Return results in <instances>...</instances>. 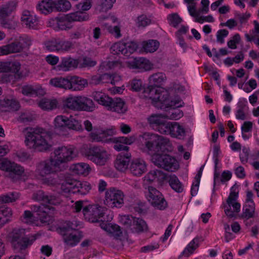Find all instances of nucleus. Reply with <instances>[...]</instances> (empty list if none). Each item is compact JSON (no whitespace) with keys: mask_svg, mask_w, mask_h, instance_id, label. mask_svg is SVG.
Listing matches in <instances>:
<instances>
[{"mask_svg":"<svg viewBox=\"0 0 259 259\" xmlns=\"http://www.w3.org/2000/svg\"><path fill=\"white\" fill-rule=\"evenodd\" d=\"M55 11L65 12L69 11L71 7L70 3L67 0L54 1Z\"/></svg>","mask_w":259,"mask_h":259,"instance_id":"obj_41","label":"nucleus"},{"mask_svg":"<svg viewBox=\"0 0 259 259\" xmlns=\"http://www.w3.org/2000/svg\"><path fill=\"white\" fill-rule=\"evenodd\" d=\"M67 227L60 228V233L63 237L65 243L70 246L76 245L80 240V237L76 231L73 230L72 224L70 222L67 224Z\"/></svg>","mask_w":259,"mask_h":259,"instance_id":"obj_16","label":"nucleus"},{"mask_svg":"<svg viewBox=\"0 0 259 259\" xmlns=\"http://www.w3.org/2000/svg\"><path fill=\"white\" fill-rule=\"evenodd\" d=\"M148 191L147 199L153 207L161 210L167 207V203L160 191L151 186L148 187Z\"/></svg>","mask_w":259,"mask_h":259,"instance_id":"obj_12","label":"nucleus"},{"mask_svg":"<svg viewBox=\"0 0 259 259\" xmlns=\"http://www.w3.org/2000/svg\"><path fill=\"white\" fill-rule=\"evenodd\" d=\"M115 133L113 129L102 130L95 128L90 134L89 137L93 142H106L108 138L112 136Z\"/></svg>","mask_w":259,"mask_h":259,"instance_id":"obj_18","label":"nucleus"},{"mask_svg":"<svg viewBox=\"0 0 259 259\" xmlns=\"http://www.w3.org/2000/svg\"><path fill=\"white\" fill-rule=\"evenodd\" d=\"M84 155L88 159L100 166L105 165L110 157L106 148L101 146L89 147L84 152Z\"/></svg>","mask_w":259,"mask_h":259,"instance_id":"obj_6","label":"nucleus"},{"mask_svg":"<svg viewBox=\"0 0 259 259\" xmlns=\"http://www.w3.org/2000/svg\"><path fill=\"white\" fill-rule=\"evenodd\" d=\"M167 19L169 24L174 27H177L182 21V18L177 13L169 15Z\"/></svg>","mask_w":259,"mask_h":259,"instance_id":"obj_61","label":"nucleus"},{"mask_svg":"<svg viewBox=\"0 0 259 259\" xmlns=\"http://www.w3.org/2000/svg\"><path fill=\"white\" fill-rule=\"evenodd\" d=\"M12 215V209L8 207H0V225L6 223Z\"/></svg>","mask_w":259,"mask_h":259,"instance_id":"obj_44","label":"nucleus"},{"mask_svg":"<svg viewBox=\"0 0 259 259\" xmlns=\"http://www.w3.org/2000/svg\"><path fill=\"white\" fill-rule=\"evenodd\" d=\"M21 22L26 27L29 29H37L39 28V20L35 15H33L27 10H24L22 14Z\"/></svg>","mask_w":259,"mask_h":259,"instance_id":"obj_20","label":"nucleus"},{"mask_svg":"<svg viewBox=\"0 0 259 259\" xmlns=\"http://www.w3.org/2000/svg\"><path fill=\"white\" fill-rule=\"evenodd\" d=\"M238 194L231 192L227 199V204L224 205L225 212L230 218H236L240 210V204L237 201Z\"/></svg>","mask_w":259,"mask_h":259,"instance_id":"obj_15","label":"nucleus"},{"mask_svg":"<svg viewBox=\"0 0 259 259\" xmlns=\"http://www.w3.org/2000/svg\"><path fill=\"white\" fill-rule=\"evenodd\" d=\"M18 6V2L17 1H10L0 6V8L3 11L9 16L12 13L14 12Z\"/></svg>","mask_w":259,"mask_h":259,"instance_id":"obj_45","label":"nucleus"},{"mask_svg":"<svg viewBox=\"0 0 259 259\" xmlns=\"http://www.w3.org/2000/svg\"><path fill=\"white\" fill-rule=\"evenodd\" d=\"M61 199L60 197L54 195H47L45 198V203L49 205H57L60 204Z\"/></svg>","mask_w":259,"mask_h":259,"instance_id":"obj_59","label":"nucleus"},{"mask_svg":"<svg viewBox=\"0 0 259 259\" xmlns=\"http://www.w3.org/2000/svg\"><path fill=\"white\" fill-rule=\"evenodd\" d=\"M69 90L72 91H80L88 85L86 79L81 77L74 76L69 78Z\"/></svg>","mask_w":259,"mask_h":259,"instance_id":"obj_24","label":"nucleus"},{"mask_svg":"<svg viewBox=\"0 0 259 259\" xmlns=\"http://www.w3.org/2000/svg\"><path fill=\"white\" fill-rule=\"evenodd\" d=\"M127 109L125 102L121 98H115L112 99L108 110L119 114H123Z\"/></svg>","mask_w":259,"mask_h":259,"instance_id":"obj_26","label":"nucleus"},{"mask_svg":"<svg viewBox=\"0 0 259 259\" xmlns=\"http://www.w3.org/2000/svg\"><path fill=\"white\" fill-rule=\"evenodd\" d=\"M130 69H138L141 71H148L153 68V65L147 59L144 58H135L125 62Z\"/></svg>","mask_w":259,"mask_h":259,"instance_id":"obj_17","label":"nucleus"},{"mask_svg":"<svg viewBox=\"0 0 259 259\" xmlns=\"http://www.w3.org/2000/svg\"><path fill=\"white\" fill-rule=\"evenodd\" d=\"M24 143L30 149L39 152L49 150L52 146L51 138L47 131L39 127H27L23 130Z\"/></svg>","mask_w":259,"mask_h":259,"instance_id":"obj_1","label":"nucleus"},{"mask_svg":"<svg viewBox=\"0 0 259 259\" xmlns=\"http://www.w3.org/2000/svg\"><path fill=\"white\" fill-rule=\"evenodd\" d=\"M71 22L75 21H84L89 19V15L88 13L80 11H76L67 14Z\"/></svg>","mask_w":259,"mask_h":259,"instance_id":"obj_40","label":"nucleus"},{"mask_svg":"<svg viewBox=\"0 0 259 259\" xmlns=\"http://www.w3.org/2000/svg\"><path fill=\"white\" fill-rule=\"evenodd\" d=\"M78 64V61L72 58H63L61 63L57 66V69L59 71H67L71 68L77 67Z\"/></svg>","mask_w":259,"mask_h":259,"instance_id":"obj_27","label":"nucleus"},{"mask_svg":"<svg viewBox=\"0 0 259 259\" xmlns=\"http://www.w3.org/2000/svg\"><path fill=\"white\" fill-rule=\"evenodd\" d=\"M72 169L74 173L84 176L88 175L91 170L90 165L83 162L75 164L73 165Z\"/></svg>","mask_w":259,"mask_h":259,"instance_id":"obj_36","label":"nucleus"},{"mask_svg":"<svg viewBox=\"0 0 259 259\" xmlns=\"http://www.w3.org/2000/svg\"><path fill=\"white\" fill-rule=\"evenodd\" d=\"M140 138L146 150L151 153H157L163 147L169 146L170 144L168 138L152 133H144Z\"/></svg>","mask_w":259,"mask_h":259,"instance_id":"obj_2","label":"nucleus"},{"mask_svg":"<svg viewBox=\"0 0 259 259\" xmlns=\"http://www.w3.org/2000/svg\"><path fill=\"white\" fill-rule=\"evenodd\" d=\"M102 228L107 231L114 238L117 240H121V237L122 236V232L121 231L120 228L119 226L114 224L108 225H106L104 227L102 226Z\"/></svg>","mask_w":259,"mask_h":259,"instance_id":"obj_34","label":"nucleus"},{"mask_svg":"<svg viewBox=\"0 0 259 259\" xmlns=\"http://www.w3.org/2000/svg\"><path fill=\"white\" fill-rule=\"evenodd\" d=\"M163 117V115L161 116V115L152 114L148 118V121L151 126L156 127L157 129L159 125L164 120Z\"/></svg>","mask_w":259,"mask_h":259,"instance_id":"obj_52","label":"nucleus"},{"mask_svg":"<svg viewBox=\"0 0 259 259\" xmlns=\"http://www.w3.org/2000/svg\"><path fill=\"white\" fill-rule=\"evenodd\" d=\"M38 106L44 110H52L58 107V102L55 99H42L38 103Z\"/></svg>","mask_w":259,"mask_h":259,"instance_id":"obj_32","label":"nucleus"},{"mask_svg":"<svg viewBox=\"0 0 259 259\" xmlns=\"http://www.w3.org/2000/svg\"><path fill=\"white\" fill-rule=\"evenodd\" d=\"M22 93L26 96H43L46 94L45 91L38 85L34 88L31 85H25L22 89Z\"/></svg>","mask_w":259,"mask_h":259,"instance_id":"obj_30","label":"nucleus"},{"mask_svg":"<svg viewBox=\"0 0 259 259\" xmlns=\"http://www.w3.org/2000/svg\"><path fill=\"white\" fill-rule=\"evenodd\" d=\"M116 0H98V9L101 12H106L113 7Z\"/></svg>","mask_w":259,"mask_h":259,"instance_id":"obj_50","label":"nucleus"},{"mask_svg":"<svg viewBox=\"0 0 259 259\" xmlns=\"http://www.w3.org/2000/svg\"><path fill=\"white\" fill-rule=\"evenodd\" d=\"M41 180V183L44 185L50 187L56 186L59 184V179L57 176L53 174L48 177L47 176L38 178Z\"/></svg>","mask_w":259,"mask_h":259,"instance_id":"obj_48","label":"nucleus"},{"mask_svg":"<svg viewBox=\"0 0 259 259\" xmlns=\"http://www.w3.org/2000/svg\"><path fill=\"white\" fill-rule=\"evenodd\" d=\"M21 221L26 224L32 223L35 220L33 214L29 210H25L21 217Z\"/></svg>","mask_w":259,"mask_h":259,"instance_id":"obj_64","label":"nucleus"},{"mask_svg":"<svg viewBox=\"0 0 259 259\" xmlns=\"http://www.w3.org/2000/svg\"><path fill=\"white\" fill-rule=\"evenodd\" d=\"M84 27L79 26L73 31L70 35L71 39H77L81 38L84 35Z\"/></svg>","mask_w":259,"mask_h":259,"instance_id":"obj_60","label":"nucleus"},{"mask_svg":"<svg viewBox=\"0 0 259 259\" xmlns=\"http://www.w3.org/2000/svg\"><path fill=\"white\" fill-rule=\"evenodd\" d=\"M24 171L23 167L14 162L7 173V176L12 179H14L16 176H21Z\"/></svg>","mask_w":259,"mask_h":259,"instance_id":"obj_42","label":"nucleus"},{"mask_svg":"<svg viewBox=\"0 0 259 259\" xmlns=\"http://www.w3.org/2000/svg\"><path fill=\"white\" fill-rule=\"evenodd\" d=\"M61 188L64 192L78 193L85 195L91 189V186L86 181L81 182L74 179L66 178L61 184Z\"/></svg>","mask_w":259,"mask_h":259,"instance_id":"obj_8","label":"nucleus"},{"mask_svg":"<svg viewBox=\"0 0 259 259\" xmlns=\"http://www.w3.org/2000/svg\"><path fill=\"white\" fill-rule=\"evenodd\" d=\"M106 210V207L95 204L83 207L82 212L86 219L91 222L95 223L100 221V219L104 216Z\"/></svg>","mask_w":259,"mask_h":259,"instance_id":"obj_14","label":"nucleus"},{"mask_svg":"<svg viewBox=\"0 0 259 259\" xmlns=\"http://www.w3.org/2000/svg\"><path fill=\"white\" fill-rule=\"evenodd\" d=\"M168 183L170 187L176 192L178 193L183 192L184 189L183 184L176 176H170L168 179Z\"/></svg>","mask_w":259,"mask_h":259,"instance_id":"obj_43","label":"nucleus"},{"mask_svg":"<svg viewBox=\"0 0 259 259\" xmlns=\"http://www.w3.org/2000/svg\"><path fill=\"white\" fill-rule=\"evenodd\" d=\"M131 154L129 152H121L119 154L115 161V168L119 171H124L128 167Z\"/></svg>","mask_w":259,"mask_h":259,"instance_id":"obj_23","label":"nucleus"},{"mask_svg":"<svg viewBox=\"0 0 259 259\" xmlns=\"http://www.w3.org/2000/svg\"><path fill=\"white\" fill-rule=\"evenodd\" d=\"M37 8L42 14H50L55 11L54 1L42 0L37 5Z\"/></svg>","mask_w":259,"mask_h":259,"instance_id":"obj_31","label":"nucleus"},{"mask_svg":"<svg viewBox=\"0 0 259 259\" xmlns=\"http://www.w3.org/2000/svg\"><path fill=\"white\" fill-rule=\"evenodd\" d=\"M151 161L155 166L166 171H175L179 168V162L168 154L155 153L151 157Z\"/></svg>","mask_w":259,"mask_h":259,"instance_id":"obj_5","label":"nucleus"},{"mask_svg":"<svg viewBox=\"0 0 259 259\" xmlns=\"http://www.w3.org/2000/svg\"><path fill=\"white\" fill-rule=\"evenodd\" d=\"M73 48L74 45L71 41L60 39L59 52H68Z\"/></svg>","mask_w":259,"mask_h":259,"instance_id":"obj_57","label":"nucleus"},{"mask_svg":"<svg viewBox=\"0 0 259 259\" xmlns=\"http://www.w3.org/2000/svg\"><path fill=\"white\" fill-rule=\"evenodd\" d=\"M171 125L172 122H168L164 120L157 130L161 134L170 135Z\"/></svg>","mask_w":259,"mask_h":259,"instance_id":"obj_56","label":"nucleus"},{"mask_svg":"<svg viewBox=\"0 0 259 259\" xmlns=\"http://www.w3.org/2000/svg\"><path fill=\"white\" fill-rule=\"evenodd\" d=\"M151 83L155 86H160L163 84L166 80V75L162 72H157L150 75L149 77Z\"/></svg>","mask_w":259,"mask_h":259,"instance_id":"obj_38","label":"nucleus"},{"mask_svg":"<svg viewBox=\"0 0 259 259\" xmlns=\"http://www.w3.org/2000/svg\"><path fill=\"white\" fill-rule=\"evenodd\" d=\"M4 108H7L6 111H17L20 108V104L15 98L12 97H6L3 100H0V110H3Z\"/></svg>","mask_w":259,"mask_h":259,"instance_id":"obj_25","label":"nucleus"},{"mask_svg":"<svg viewBox=\"0 0 259 259\" xmlns=\"http://www.w3.org/2000/svg\"><path fill=\"white\" fill-rule=\"evenodd\" d=\"M60 170V168L53 160V157H51L37 164L35 174L38 178H39L55 174Z\"/></svg>","mask_w":259,"mask_h":259,"instance_id":"obj_11","label":"nucleus"},{"mask_svg":"<svg viewBox=\"0 0 259 259\" xmlns=\"http://www.w3.org/2000/svg\"><path fill=\"white\" fill-rule=\"evenodd\" d=\"M50 83L55 87L69 90V78L55 77L51 79Z\"/></svg>","mask_w":259,"mask_h":259,"instance_id":"obj_39","label":"nucleus"},{"mask_svg":"<svg viewBox=\"0 0 259 259\" xmlns=\"http://www.w3.org/2000/svg\"><path fill=\"white\" fill-rule=\"evenodd\" d=\"M199 239L194 238L185 248L182 253L186 256H189L193 253L194 251L198 247Z\"/></svg>","mask_w":259,"mask_h":259,"instance_id":"obj_47","label":"nucleus"},{"mask_svg":"<svg viewBox=\"0 0 259 259\" xmlns=\"http://www.w3.org/2000/svg\"><path fill=\"white\" fill-rule=\"evenodd\" d=\"M35 118L34 115L29 112H24L20 114L18 121L21 122H27L32 121Z\"/></svg>","mask_w":259,"mask_h":259,"instance_id":"obj_62","label":"nucleus"},{"mask_svg":"<svg viewBox=\"0 0 259 259\" xmlns=\"http://www.w3.org/2000/svg\"><path fill=\"white\" fill-rule=\"evenodd\" d=\"M130 170L134 176L139 177L146 171L147 164L143 159L137 158L132 161Z\"/></svg>","mask_w":259,"mask_h":259,"instance_id":"obj_21","label":"nucleus"},{"mask_svg":"<svg viewBox=\"0 0 259 259\" xmlns=\"http://www.w3.org/2000/svg\"><path fill=\"white\" fill-rule=\"evenodd\" d=\"M145 93L148 94L145 95L146 98L151 99L152 104L155 107L162 108L164 105L172 106V103H169V93L163 89H155L154 88H147L144 91Z\"/></svg>","mask_w":259,"mask_h":259,"instance_id":"obj_7","label":"nucleus"},{"mask_svg":"<svg viewBox=\"0 0 259 259\" xmlns=\"http://www.w3.org/2000/svg\"><path fill=\"white\" fill-rule=\"evenodd\" d=\"M21 66V64L16 61L0 62V72H11L14 74L16 77L20 78L22 77Z\"/></svg>","mask_w":259,"mask_h":259,"instance_id":"obj_19","label":"nucleus"},{"mask_svg":"<svg viewBox=\"0 0 259 259\" xmlns=\"http://www.w3.org/2000/svg\"><path fill=\"white\" fill-rule=\"evenodd\" d=\"M25 230L14 229L12 232V243L14 249L18 252L24 253L36 239L37 235L29 238L25 237Z\"/></svg>","mask_w":259,"mask_h":259,"instance_id":"obj_3","label":"nucleus"},{"mask_svg":"<svg viewBox=\"0 0 259 259\" xmlns=\"http://www.w3.org/2000/svg\"><path fill=\"white\" fill-rule=\"evenodd\" d=\"M124 194L118 188L111 187L105 191L104 204L109 207L120 208L124 204Z\"/></svg>","mask_w":259,"mask_h":259,"instance_id":"obj_9","label":"nucleus"},{"mask_svg":"<svg viewBox=\"0 0 259 259\" xmlns=\"http://www.w3.org/2000/svg\"><path fill=\"white\" fill-rule=\"evenodd\" d=\"M142 50L146 53H153L159 47V42L154 39L143 41L142 44Z\"/></svg>","mask_w":259,"mask_h":259,"instance_id":"obj_37","label":"nucleus"},{"mask_svg":"<svg viewBox=\"0 0 259 259\" xmlns=\"http://www.w3.org/2000/svg\"><path fill=\"white\" fill-rule=\"evenodd\" d=\"M183 113L179 109H171L168 113L163 115V118L177 120L182 117Z\"/></svg>","mask_w":259,"mask_h":259,"instance_id":"obj_55","label":"nucleus"},{"mask_svg":"<svg viewBox=\"0 0 259 259\" xmlns=\"http://www.w3.org/2000/svg\"><path fill=\"white\" fill-rule=\"evenodd\" d=\"M135 229L137 232H142L147 230V226L146 222L142 219L135 218L134 222Z\"/></svg>","mask_w":259,"mask_h":259,"instance_id":"obj_54","label":"nucleus"},{"mask_svg":"<svg viewBox=\"0 0 259 259\" xmlns=\"http://www.w3.org/2000/svg\"><path fill=\"white\" fill-rule=\"evenodd\" d=\"M67 117L63 115H58L54 119V127L56 132L60 134H63V132L67 127Z\"/></svg>","mask_w":259,"mask_h":259,"instance_id":"obj_33","label":"nucleus"},{"mask_svg":"<svg viewBox=\"0 0 259 259\" xmlns=\"http://www.w3.org/2000/svg\"><path fill=\"white\" fill-rule=\"evenodd\" d=\"M184 128L177 122H172L170 135L172 137L181 139L185 136Z\"/></svg>","mask_w":259,"mask_h":259,"instance_id":"obj_35","label":"nucleus"},{"mask_svg":"<svg viewBox=\"0 0 259 259\" xmlns=\"http://www.w3.org/2000/svg\"><path fill=\"white\" fill-rule=\"evenodd\" d=\"M55 30H67L72 28V25L67 14L57 17L52 20Z\"/></svg>","mask_w":259,"mask_h":259,"instance_id":"obj_22","label":"nucleus"},{"mask_svg":"<svg viewBox=\"0 0 259 259\" xmlns=\"http://www.w3.org/2000/svg\"><path fill=\"white\" fill-rule=\"evenodd\" d=\"M93 97L98 104L104 106L108 110H109L112 98L101 92H93Z\"/></svg>","mask_w":259,"mask_h":259,"instance_id":"obj_28","label":"nucleus"},{"mask_svg":"<svg viewBox=\"0 0 259 259\" xmlns=\"http://www.w3.org/2000/svg\"><path fill=\"white\" fill-rule=\"evenodd\" d=\"M151 23V20L146 15H141L138 16L136 20V25L138 27H145Z\"/></svg>","mask_w":259,"mask_h":259,"instance_id":"obj_58","label":"nucleus"},{"mask_svg":"<svg viewBox=\"0 0 259 259\" xmlns=\"http://www.w3.org/2000/svg\"><path fill=\"white\" fill-rule=\"evenodd\" d=\"M53 154V160L59 168L61 164L72 161L76 156L75 148L71 146L57 147L54 150Z\"/></svg>","mask_w":259,"mask_h":259,"instance_id":"obj_10","label":"nucleus"},{"mask_svg":"<svg viewBox=\"0 0 259 259\" xmlns=\"http://www.w3.org/2000/svg\"><path fill=\"white\" fill-rule=\"evenodd\" d=\"M31 45V40L29 36H21L16 38L13 42L0 47V56L20 53L28 49Z\"/></svg>","mask_w":259,"mask_h":259,"instance_id":"obj_4","label":"nucleus"},{"mask_svg":"<svg viewBox=\"0 0 259 259\" xmlns=\"http://www.w3.org/2000/svg\"><path fill=\"white\" fill-rule=\"evenodd\" d=\"M128 88L131 90L138 92L142 88V81L141 79H134L129 82Z\"/></svg>","mask_w":259,"mask_h":259,"instance_id":"obj_63","label":"nucleus"},{"mask_svg":"<svg viewBox=\"0 0 259 259\" xmlns=\"http://www.w3.org/2000/svg\"><path fill=\"white\" fill-rule=\"evenodd\" d=\"M77 118V117L72 116H70L69 118L67 117V127L75 131L81 130V124Z\"/></svg>","mask_w":259,"mask_h":259,"instance_id":"obj_49","label":"nucleus"},{"mask_svg":"<svg viewBox=\"0 0 259 259\" xmlns=\"http://www.w3.org/2000/svg\"><path fill=\"white\" fill-rule=\"evenodd\" d=\"M19 198V194L17 192H11L0 196V202L2 203H10L15 201Z\"/></svg>","mask_w":259,"mask_h":259,"instance_id":"obj_51","label":"nucleus"},{"mask_svg":"<svg viewBox=\"0 0 259 259\" xmlns=\"http://www.w3.org/2000/svg\"><path fill=\"white\" fill-rule=\"evenodd\" d=\"M255 214V204L253 201L246 202L242 210V213L239 215V218L244 220H247L253 218Z\"/></svg>","mask_w":259,"mask_h":259,"instance_id":"obj_29","label":"nucleus"},{"mask_svg":"<svg viewBox=\"0 0 259 259\" xmlns=\"http://www.w3.org/2000/svg\"><path fill=\"white\" fill-rule=\"evenodd\" d=\"M81 111L91 112L95 109L93 100L88 97L82 96Z\"/></svg>","mask_w":259,"mask_h":259,"instance_id":"obj_46","label":"nucleus"},{"mask_svg":"<svg viewBox=\"0 0 259 259\" xmlns=\"http://www.w3.org/2000/svg\"><path fill=\"white\" fill-rule=\"evenodd\" d=\"M138 48V44L135 41H120L114 44L111 47V51L114 54H119L130 56Z\"/></svg>","mask_w":259,"mask_h":259,"instance_id":"obj_13","label":"nucleus"},{"mask_svg":"<svg viewBox=\"0 0 259 259\" xmlns=\"http://www.w3.org/2000/svg\"><path fill=\"white\" fill-rule=\"evenodd\" d=\"M45 46L47 50L50 51H56L59 52L60 38L52 39L45 43Z\"/></svg>","mask_w":259,"mask_h":259,"instance_id":"obj_53","label":"nucleus"}]
</instances>
